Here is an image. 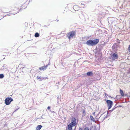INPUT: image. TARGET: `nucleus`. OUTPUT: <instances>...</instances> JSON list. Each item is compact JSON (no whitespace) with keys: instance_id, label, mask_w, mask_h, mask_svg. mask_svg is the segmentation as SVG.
I'll return each mask as SVG.
<instances>
[{"instance_id":"obj_16","label":"nucleus","mask_w":130,"mask_h":130,"mask_svg":"<svg viewBox=\"0 0 130 130\" xmlns=\"http://www.w3.org/2000/svg\"><path fill=\"white\" fill-rule=\"evenodd\" d=\"M90 118L92 120H93L94 119L93 117L91 116H90Z\"/></svg>"},{"instance_id":"obj_20","label":"nucleus","mask_w":130,"mask_h":130,"mask_svg":"<svg viewBox=\"0 0 130 130\" xmlns=\"http://www.w3.org/2000/svg\"><path fill=\"white\" fill-rule=\"evenodd\" d=\"M18 109H16V110H15L14 111H16L18 110Z\"/></svg>"},{"instance_id":"obj_18","label":"nucleus","mask_w":130,"mask_h":130,"mask_svg":"<svg viewBox=\"0 0 130 130\" xmlns=\"http://www.w3.org/2000/svg\"><path fill=\"white\" fill-rule=\"evenodd\" d=\"M128 50L130 52V45H129L128 49Z\"/></svg>"},{"instance_id":"obj_1","label":"nucleus","mask_w":130,"mask_h":130,"mask_svg":"<svg viewBox=\"0 0 130 130\" xmlns=\"http://www.w3.org/2000/svg\"><path fill=\"white\" fill-rule=\"evenodd\" d=\"M99 41L98 39L89 40L87 41L86 43L89 45L93 46L97 44Z\"/></svg>"},{"instance_id":"obj_12","label":"nucleus","mask_w":130,"mask_h":130,"mask_svg":"<svg viewBox=\"0 0 130 130\" xmlns=\"http://www.w3.org/2000/svg\"><path fill=\"white\" fill-rule=\"evenodd\" d=\"M39 36V33L37 32H36L35 35V37H38Z\"/></svg>"},{"instance_id":"obj_7","label":"nucleus","mask_w":130,"mask_h":130,"mask_svg":"<svg viewBox=\"0 0 130 130\" xmlns=\"http://www.w3.org/2000/svg\"><path fill=\"white\" fill-rule=\"evenodd\" d=\"M74 126H73L71 123L69 124L68 126V128L69 130H72V127Z\"/></svg>"},{"instance_id":"obj_10","label":"nucleus","mask_w":130,"mask_h":130,"mask_svg":"<svg viewBox=\"0 0 130 130\" xmlns=\"http://www.w3.org/2000/svg\"><path fill=\"white\" fill-rule=\"evenodd\" d=\"M42 127V126L41 125H38L36 128V130H40Z\"/></svg>"},{"instance_id":"obj_4","label":"nucleus","mask_w":130,"mask_h":130,"mask_svg":"<svg viewBox=\"0 0 130 130\" xmlns=\"http://www.w3.org/2000/svg\"><path fill=\"white\" fill-rule=\"evenodd\" d=\"M111 58L113 60H115L116 59H117L118 58V55L115 53H113L112 54H111Z\"/></svg>"},{"instance_id":"obj_8","label":"nucleus","mask_w":130,"mask_h":130,"mask_svg":"<svg viewBox=\"0 0 130 130\" xmlns=\"http://www.w3.org/2000/svg\"><path fill=\"white\" fill-rule=\"evenodd\" d=\"M87 75L88 76H91L93 75V73L92 72H87Z\"/></svg>"},{"instance_id":"obj_13","label":"nucleus","mask_w":130,"mask_h":130,"mask_svg":"<svg viewBox=\"0 0 130 130\" xmlns=\"http://www.w3.org/2000/svg\"><path fill=\"white\" fill-rule=\"evenodd\" d=\"M37 78L38 79H40V80H42L43 79H44V78H41L40 77H39V76H37Z\"/></svg>"},{"instance_id":"obj_5","label":"nucleus","mask_w":130,"mask_h":130,"mask_svg":"<svg viewBox=\"0 0 130 130\" xmlns=\"http://www.w3.org/2000/svg\"><path fill=\"white\" fill-rule=\"evenodd\" d=\"M75 32L74 31H72L71 32H70L68 34L69 35L68 38L70 40V38L73 37V36L75 35Z\"/></svg>"},{"instance_id":"obj_6","label":"nucleus","mask_w":130,"mask_h":130,"mask_svg":"<svg viewBox=\"0 0 130 130\" xmlns=\"http://www.w3.org/2000/svg\"><path fill=\"white\" fill-rule=\"evenodd\" d=\"M73 126H75L76 124V120L74 118H73L72 119V122L71 123Z\"/></svg>"},{"instance_id":"obj_21","label":"nucleus","mask_w":130,"mask_h":130,"mask_svg":"<svg viewBox=\"0 0 130 130\" xmlns=\"http://www.w3.org/2000/svg\"><path fill=\"white\" fill-rule=\"evenodd\" d=\"M79 130H82V129L80 128Z\"/></svg>"},{"instance_id":"obj_14","label":"nucleus","mask_w":130,"mask_h":130,"mask_svg":"<svg viewBox=\"0 0 130 130\" xmlns=\"http://www.w3.org/2000/svg\"><path fill=\"white\" fill-rule=\"evenodd\" d=\"M4 76L3 74H0V78H3Z\"/></svg>"},{"instance_id":"obj_3","label":"nucleus","mask_w":130,"mask_h":130,"mask_svg":"<svg viewBox=\"0 0 130 130\" xmlns=\"http://www.w3.org/2000/svg\"><path fill=\"white\" fill-rule=\"evenodd\" d=\"M106 102L108 106V109H109L111 107L113 104V102L110 100H107L106 101Z\"/></svg>"},{"instance_id":"obj_2","label":"nucleus","mask_w":130,"mask_h":130,"mask_svg":"<svg viewBox=\"0 0 130 130\" xmlns=\"http://www.w3.org/2000/svg\"><path fill=\"white\" fill-rule=\"evenodd\" d=\"M13 101V99L11 97H7L5 100V103L6 105H9Z\"/></svg>"},{"instance_id":"obj_19","label":"nucleus","mask_w":130,"mask_h":130,"mask_svg":"<svg viewBox=\"0 0 130 130\" xmlns=\"http://www.w3.org/2000/svg\"><path fill=\"white\" fill-rule=\"evenodd\" d=\"M50 107L48 106V107H47V109H50Z\"/></svg>"},{"instance_id":"obj_11","label":"nucleus","mask_w":130,"mask_h":130,"mask_svg":"<svg viewBox=\"0 0 130 130\" xmlns=\"http://www.w3.org/2000/svg\"><path fill=\"white\" fill-rule=\"evenodd\" d=\"M120 93L121 94V95L122 96H123L124 95V94L123 93V91L121 89L120 90Z\"/></svg>"},{"instance_id":"obj_9","label":"nucleus","mask_w":130,"mask_h":130,"mask_svg":"<svg viewBox=\"0 0 130 130\" xmlns=\"http://www.w3.org/2000/svg\"><path fill=\"white\" fill-rule=\"evenodd\" d=\"M47 65L44 66L43 67H41L39 69L40 70H44L46 69V68L47 67Z\"/></svg>"},{"instance_id":"obj_17","label":"nucleus","mask_w":130,"mask_h":130,"mask_svg":"<svg viewBox=\"0 0 130 130\" xmlns=\"http://www.w3.org/2000/svg\"><path fill=\"white\" fill-rule=\"evenodd\" d=\"M84 130H89L88 127H86L84 129Z\"/></svg>"},{"instance_id":"obj_15","label":"nucleus","mask_w":130,"mask_h":130,"mask_svg":"<svg viewBox=\"0 0 130 130\" xmlns=\"http://www.w3.org/2000/svg\"><path fill=\"white\" fill-rule=\"evenodd\" d=\"M83 116H85V114H86V111L85 110H84L83 111Z\"/></svg>"}]
</instances>
